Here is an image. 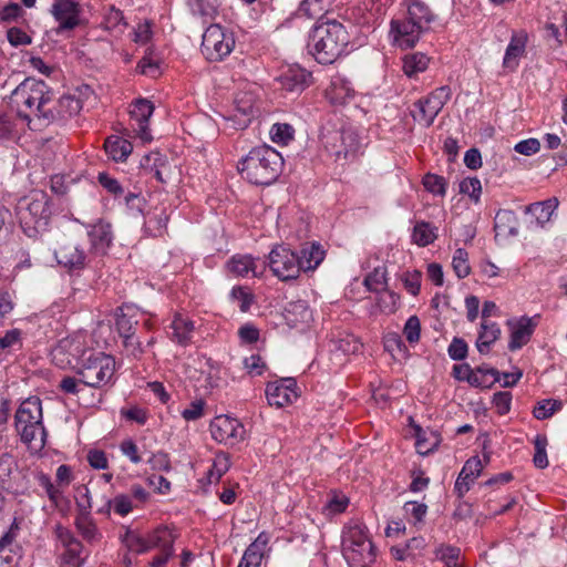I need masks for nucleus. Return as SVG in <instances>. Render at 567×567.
<instances>
[{
    "label": "nucleus",
    "mask_w": 567,
    "mask_h": 567,
    "mask_svg": "<svg viewBox=\"0 0 567 567\" xmlns=\"http://www.w3.org/2000/svg\"><path fill=\"white\" fill-rule=\"evenodd\" d=\"M9 103L17 110L18 115L29 123L33 120L41 123L42 118L52 117L49 111L52 92L43 81L25 79L11 92Z\"/></svg>",
    "instance_id": "1"
},
{
    "label": "nucleus",
    "mask_w": 567,
    "mask_h": 567,
    "mask_svg": "<svg viewBox=\"0 0 567 567\" xmlns=\"http://www.w3.org/2000/svg\"><path fill=\"white\" fill-rule=\"evenodd\" d=\"M349 34L336 20L319 21L313 27L308 42L310 53L321 64L333 63L346 50Z\"/></svg>",
    "instance_id": "2"
},
{
    "label": "nucleus",
    "mask_w": 567,
    "mask_h": 567,
    "mask_svg": "<svg viewBox=\"0 0 567 567\" xmlns=\"http://www.w3.org/2000/svg\"><path fill=\"white\" fill-rule=\"evenodd\" d=\"M284 161L272 147L262 145L252 148L239 163L240 174L255 185H270L280 175Z\"/></svg>",
    "instance_id": "3"
},
{
    "label": "nucleus",
    "mask_w": 567,
    "mask_h": 567,
    "mask_svg": "<svg viewBox=\"0 0 567 567\" xmlns=\"http://www.w3.org/2000/svg\"><path fill=\"white\" fill-rule=\"evenodd\" d=\"M42 419V403L38 396L24 400L14 415L16 430L21 441L34 452L41 451L45 445L47 431Z\"/></svg>",
    "instance_id": "4"
},
{
    "label": "nucleus",
    "mask_w": 567,
    "mask_h": 567,
    "mask_svg": "<svg viewBox=\"0 0 567 567\" xmlns=\"http://www.w3.org/2000/svg\"><path fill=\"white\" fill-rule=\"evenodd\" d=\"M115 372V361L111 355L94 350H84L76 364V373L83 385L102 388L110 383Z\"/></svg>",
    "instance_id": "5"
},
{
    "label": "nucleus",
    "mask_w": 567,
    "mask_h": 567,
    "mask_svg": "<svg viewBox=\"0 0 567 567\" xmlns=\"http://www.w3.org/2000/svg\"><path fill=\"white\" fill-rule=\"evenodd\" d=\"M342 551L349 564L365 567L375 559V548L370 540L365 526L349 525L342 536Z\"/></svg>",
    "instance_id": "6"
},
{
    "label": "nucleus",
    "mask_w": 567,
    "mask_h": 567,
    "mask_svg": "<svg viewBox=\"0 0 567 567\" xmlns=\"http://www.w3.org/2000/svg\"><path fill=\"white\" fill-rule=\"evenodd\" d=\"M50 215L49 199L44 193H34L29 199L20 203V224L29 237H35L45 230Z\"/></svg>",
    "instance_id": "7"
},
{
    "label": "nucleus",
    "mask_w": 567,
    "mask_h": 567,
    "mask_svg": "<svg viewBox=\"0 0 567 567\" xmlns=\"http://www.w3.org/2000/svg\"><path fill=\"white\" fill-rule=\"evenodd\" d=\"M235 47L233 33L219 24H210L203 34L202 52L209 61H220L229 55Z\"/></svg>",
    "instance_id": "8"
},
{
    "label": "nucleus",
    "mask_w": 567,
    "mask_h": 567,
    "mask_svg": "<svg viewBox=\"0 0 567 567\" xmlns=\"http://www.w3.org/2000/svg\"><path fill=\"white\" fill-rule=\"evenodd\" d=\"M451 99L449 86L434 90L427 97L420 99L413 104L412 116L414 121L431 126L446 102Z\"/></svg>",
    "instance_id": "9"
},
{
    "label": "nucleus",
    "mask_w": 567,
    "mask_h": 567,
    "mask_svg": "<svg viewBox=\"0 0 567 567\" xmlns=\"http://www.w3.org/2000/svg\"><path fill=\"white\" fill-rule=\"evenodd\" d=\"M93 95V91L90 86L85 85L76 90L73 94H65L61 96L56 102L52 97V103L49 104V111L52 114L50 118H42L41 124H49L53 121L74 116L80 113L83 109V97H90Z\"/></svg>",
    "instance_id": "10"
},
{
    "label": "nucleus",
    "mask_w": 567,
    "mask_h": 567,
    "mask_svg": "<svg viewBox=\"0 0 567 567\" xmlns=\"http://www.w3.org/2000/svg\"><path fill=\"white\" fill-rule=\"evenodd\" d=\"M269 266L280 280L296 279L301 269L298 256L285 246L275 247L269 254Z\"/></svg>",
    "instance_id": "11"
},
{
    "label": "nucleus",
    "mask_w": 567,
    "mask_h": 567,
    "mask_svg": "<svg viewBox=\"0 0 567 567\" xmlns=\"http://www.w3.org/2000/svg\"><path fill=\"white\" fill-rule=\"evenodd\" d=\"M58 264L69 271H78L85 268L87 256L85 250L71 238H63L54 249Z\"/></svg>",
    "instance_id": "12"
},
{
    "label": "nucleus",
    "mask_w": 567,
    "mask_h": 567,
    "mask_svg": "<svg viewBox=\"0 0 567 567\" xmlns=\"http://www.w3.org/2000/svg\"><path fill=\"white\" fill-rule=\"evenodd\" d=\"M210 433L215 441L235 445L245 439V427L239 420L228 415H218L210 423Z\"/></svg>",
    "instance_id": "13"
},
{
    "label": "nucleus",
    "mask_w": 567,
    "mask_h": 567,
    "mask_svg": "<svg viewBox=\"0 0 567 567\" xmlns=\"http://www.w3.org/2000/svg\"><path fill=\"white\" fill-rule=\"evenodd\" d=\"M538 316L511 318L506 321L509 330L508 349L516 351L527 344L538 324Z\"/></svg>",
    "instance_id": "14"
},
{
    "label": "nucleus",
    "mask_w": 567,
    "mask_h": 567,
    "mask_svg": "<svg viewBox=\"0 0 567 567\" xmlns=\"http://www.w3.org/2000/svg\"><path fill=\"white\" fill-rule=\"evenodd\" d=\"M55 534L64 549L60 556L61 567H81L85 560L82 544L62 526L56 527Z\"/></svg>",
    "instance_id": "15"
},
{
    "label": "nucleus",
    "mask_w": 567,
    "mask_h": 567,
    "mask_svg": "<svg viewBox=\"0 0 567 567\" xmlns=\"http://www.w3.org/2000/svg\"><path fill=\"white\" fill-rule=\"evenodd\" d=\"M50 12L59 23L58 33L73 30L81 22V7L75 0H55Z\"/></svg>",
    "instance_id": "16"
},
{
    "label": "nucleus",
    "mask_w": 567,
    "mask_h": 567,
    "mask_svg": "<svg viewBox=\"0 0 567 567\" xmlns=\"http://www.w3.org/2000/svg\"><path fill=\"white\" fill-rule=\"evenodd\" d=\"M154 112V105L146 99L136 100L130 110L132 128L136 132L137 136L145 143L152 141V135L148 130V120Z\"/></svg>",
    "instance_id": "17"
},
{
    "label": "nucleus",
    "mask_w": 567,
    "mask_h": 567,
    "mask_svg": "<svg viewBox=\"0 0 567 567\" xmlns=\"http://www.w3.org/2000/svg\"><path fill=\"white\" fill-rule=\"evenodd\" d=\"M296 385V380L292 378L269 383L266 388L268 403L277 408L292 403L298 398Z\"/></svg>",
    "instance_id": "18"
},
{
    "label": "nucleus",
    "mask_w": 567,
    "mask_h": 567,
    "mask_svg": "<svg viewBox=\"0 0 567 567\" xmlns=\"http://www.w3.org/2000/svg\"><path fill=\"white\" fill-rule=\"evenodd\" d=\"M423 32L411 20H392L390 35L393 43L401 49H409L416 44Z\"/></svg>",
    "instance_id": "19"
},
{
    "label": "nucleus",
    "mask_w": 567,
    "mask_h": 567,
    "mask_svg": "<svg viewBox=\"0 0 567 567\" xmlns=\"http://www.w3.org/2000/svg\"><path fill=\"white\" fill-rule=\"evenodd\" d=\"M255 97L251 93L238 94L235 99V114L229 118L234 123L235 128H245L255 115Z\"/></svg>",
    "instance_id": "20"
},
{
    "label": "nucleus",
    "mask_w": 567,
    "mask_h": 567,
    "mask_svg": "<svg viewBox=\"0 0 567 567\" xmlns=\"http://www.w3.org/2000/svg\"><path fill=\"white\" fill-rule=\"evenodd\" d=\"M269 535L260 533L257 538L246 548L237 567H260L267 551Z\"/></svg>",
    "instance_id": "21"
},
{
    "label": "nucleus",
    "mask_w": 567,
    "mask_h": 567,
    "mask_svg": "<svg viewBox=\"0 0 567 567\" xmlns=\"http://www.w3.org/2000/svg\"><path fill=\"white\" fill-rule=\"evenodd\" d=\"M87 236L94 252L104 255L113 241L112 226L110 223L100 220L91 226Z\"/></svg>",
    "instance_id": "22"
},
{
    "label": "nucleus",
    "mask_w": 567,
    "mask_h": 567,
    "mask_svg": "<svg viewBox=\"0 0 567 567\" xmlns=\"http://www.w3.org/2000/svg\"><path fill=\"white\" fill-rule=\"evenodd\" d=\"M527 43V33L525 31L513 32L511 41L506 48L503 59V66L514 71L519 64V59L524 55Z\"/></svg>",
    "instance_id": "23"
},
{
    "label": "nucleus",
    "mask_w": 567,
    "mask_h": 567,
    "mask_svg": "<svg viewBox=\"0 0 567 567\" xmlns=\"http://www.w3.org/2000/svg\"><path fill=\"white\" fill-rule=\"evenodd\" d=\"M310 73L295 65L290 66L281 76L280 82L286 91L299 93L309 85Z\"/></svg>",
    "instance_id": "24"
},
{
    "label": "nucleus",
    "mask_w": 567,
    "mask_h": 567,
    "mask_svg": "<svg viewBox=\"0 0 567 567\" xmlns=\"http://www.w3.org/2000/svg\"><path fill=\"white\" fill-rule=\"evenodd\" d=\"M501 333V328L496 322L482 320L476 340L477 351L481 354L488 353L491 346L499 339Z\"/></svg>",
    "instance_id": "25"
},
{
    "label": "nucleus",
    "mask_w": 567,
    "mask_h": 567,
    "mask_svg": "<svg viewBox=\"0 0 567 567\" xmlns=\"http://www.w3.org/2000/svg\"><path fill=\"white\" fill-rule=\"evenodd\" d=\"M337 137L340 140V146H333L337 158H352L359 152L360 141L358 134L351 130H343L337 133Z\"/></svg>",
    "instance_id": "26"
},
{
    "label": "nucleus",
    "mask_w": 567,
    "mask_h": 567,
    "mask_svg": "<svg viewBox=\"0 0 567 567\" xmlns=\"http://www.w3.org/2000/svg\"><path fill=\"white\" fill-rule=\"evenodd\" d=\"M298 259L302 271L315 270L324 259L326 251L318 243L306 244L300 251Z\"/></svg>",
    "instance_id": "27"
},
{
    "label": "nucleus",
    "mask_w": 567,
    "mask_h": 567,
    "mask_svg": "<svg viewBox=\"0 0 567 567\" xmlns=\"http://www.w3.org/2000/svg\"><path fill=\"white\" fill-rule=\"evenodd\" d=\"M285 319L288 324L293 327L308 324L312 320V311L306 301H292L285 309Z\"/></svg>",
    "instance_id": "28"
},
{
    "label": "nucleus",
    "mask_w": 567,
    "mask_h": 567,
    "mask_svg": "<svg viewBox=\"0 0 567 567\" xmlns=\"http://www.w3.org/2000/svg\"><path fill=\"white\" fill-rule=\"evenodd\" d=\"M354 95L350 83L341 78H334L326 90V96L330 103L336 105L346 104Z\"/></svg>",
    "instance_id": "29"
},
{
    "label": "nucleus",
    "mask_w": 567,
    "mask_h": 567,
    "mask_svg": "<svg viewBox=\"0 0 567 567\" xmlns=\"http://www.w3.org/2000/svg\"><path fill=\"white\" fill-rule=\"evenodd\" d=\"M557 206H558L557 198H549L544 202H537V203L528 205L526 207L525 212L527 214L533 215L537 227H544L545 224H547L550 220Z\"/></svg>",
    "instance_id": "30"
},
{
    "label": "nucleus",
    "mask_w": 567,
    "mask_h": 567,
    "mask_svg": "<svg viewBox=\"0 0 567 567\" xmlns=\"http://www.w3.org/2000/svg\"><path fill=\"white\" fill-rule=\"evenodd\" d=\"M422 32L430 29V23L434 20V14L429 7L421 1H413L408 8V17Z\"/></svg>",
    "instance_id": "31"
},
{
    "label": "nucleus",
    "mask_w": 567,
    "mask_h": 567,
    "mask_svg": "<svg viewBox=\"0 0 567 567\" xmlns=\"http://www.w3.org/2000/svg\"><path fill=\"white\" fill-rule=\"evenodd\" d=\"M172 340L181 346H186L190 342L194 322L181 315L175 316L172 326Z\"/></svg>",
    "instance_id": "32"
},
{
    "label": "nucleus",
    "mask_w": 567,
    "mask_h": 567,
    "mask_svg": "<svg viewBox=\"0 0 567 567\" xmlns=\"http://www.w3.org/2000/svg\"><path fill=\"white\" fill-rule=\"evenodd\" d=\"M19 530V524L14 519L9 529L0 538V554L14 556V559L21 557V547L17 543Z\"/></svg>",
    "instance_id": "33"
},
{
    "label": "nucleus",
    "mask_w": 567,
    "mask_h": 567,
    "mask_svg": "<svg viewBox=\"0 0 567 567\" xmlns=\"http://www.w3.org/2000/svg\"><path fill=\"white\" fill-rule=\"evenodd\" d=\"M104 148L115 162L125 161L133 151L131 142L118 136H110L106 138Z\"/></svg>",
    "instance_id": "34"
},
{
    "label": "nucleus",
    "mask_w": 567,
    "mask_h": 567,
    "mask_svg": "<svg viewBox=\"0 0 567 567\" xmlns=\"http://www.w3.org/2000/svg\"><path fill=\"white\" fill-rule=\"evenodd\" d=\"M230 272L239 277L257 276L258 268L255 260L249 255H236L227 264Z\"/></svg>",
    "instance_id": "35"
},
{
    "label": "nucleus",
    "mask_w": 567,
    "mask_h": 567,
    "mask_svg": "<svg viewBox=\"0 0 567 567\" xmlns=\"http://www.w3.org/2000/svg\"><path fill=\"white\" fill-rule=\"evenodd\" d=\"M35 481L42 487L54 507H59L64 499L63 492L56 483H53L51 477L42 472L35 474Z\"/></svg>",
    "instance_id": "36"
},
{
    "label": "nucleus",
    "mask_w": 567,
    "mask_h": 567,
    "mask_svg": "<svg viewBox=\"0 0 567 567\" xmlns=\"http://www.w3.org/2000/svg\"><path fill=\"white\" fill-rule=\"evenodd\" d=\"M429 58L420 52L406 54L403 58V71L406 76L413 78L424 72L429 66Z\"/></svg>",
    "instance_id": "37"
},
{
    "label": "nucleus",
    "mask_w": 567,
    "mask_h": 567,
    "mask_svg": "<svg viewBox=\"0 0 567 567\" xmlns=\"http://www.w3.org/2000/svg\"><path fill=\"white\" fill-rule=\"evenodd\" d=\"M134 312V308L128 306L120 308L116 312V329L121 337L134 333V327L137 324Z\"/></svg>",
    "instance_id": "38"
},
{
    "label": "nucleus",
    "mask_w": 567,
    "mask_h": 567,
    "mask_svg": "<svg viewBox=\"0 0 567 567\" xmlns=\"http://www.w3.org/2000/svg\"><path fill=\"white\" fill-rule=\"evenodd\" d=\"M496 381H501L497 370L477 368L473 370L470 384L475 388H489Z\"/></svg>",
    "instance_id": "39"
},
{
    "label": "nucleus",
    "mask_w": 567,
    "mask_h": 567,
    "mask_svg": "<svg viewBox=\"0 0 567 567\" xmlns=\"http://www.w3.org/2000/svg\"><path fill=\"white\" fill-rule=\"evenodd\" d=\"M147 551L153 548L166 549L173 548L174 538L171 532L166 528H158L153 532L146 539Z\"/></svg>",
    "instance_id": "40"
},
{
    "label": "nucleus",
    "mask_w": 567,
    "mask_h": 567,
    "mask_svg": "<svg viewBox=\"0 0 567 567\" xmlns=\"http://www.w3.org/2000/svg\"><path fill=\"white\" fill-rule=\"evenodd\" d=\"M436 234L434 228L429 223H417L414 226L412 239L416 245L424 247L434 241Z\"/></svg>",
    "instance_id": "41"
},
{
    "label": "nucleus",
    "mask_w": 567,
    "mask_h": 567,
    "mask_svg": "<svg viewBox=\"0 0 567 567\" xmlns=\"http://www.w3.org/2000/svg\"><path fill=\"white\" fill-rule=\"evenodd\" d=\"M22 348V331L20 329H10L0 336V350L4 352L18 351Z\"/></svg>",
    "instance_id": "42"
},
{
    "label": "nucleus",
    "mask_w": 567,
    "mask_h": 567,
    "mask_svg": "<svg viewBox=\"0 0 567 567\" xmlns=\"http://www.w3.org/2000/svg\"><path fill=\"white\" fill-rule=\"evenodd\" d=\"M188 6L193 14L200 17L204 22L208 19H213L216 14L214 0H188Z\"/></svg>",
    "instance_id": "43"
},
{
    "label": "nucleus",
    "mask_w": 567,
    "mask_h": 567,
    "mask_svg": "<svg viewBox=\"0 0 567 567\" xmlns=\"http://www.w3.org/2000/svg\"><path fill=\"white\" fill-rule=\"evenodd\" d=\"M75 525L78 530L86 540L92 542L96 539L99 535L97 528L89 513H81L75 519Z\"/></svg>",
    "instance_id": "44"
},
{
    "label": "nucleus",
    "mask_w": 567,
    "mask_h": 567,
    "mask_svg": "<svg viewBox=\"0 0 567 567\" xmlns=\"http://www.w3.org/2000/svg\"><path fill=\"white\" fill-rule=\"evenodd\" d=\"M230 458L225 453H219L214 460L212 468L208 471L209 483L218 482L220 477L229 470Z\"/></svg>",
    "instance_id": "45"
},
{
    "label": "nucleus",
    "mask_w": 567,
    "mask_h": 567,
    "mask_svg": "<svg viewBox=\"0 0 567 567\" xmlns=\"http://www.w3.org/2000/svg\"><path fill=\"white\" fill-rule=\"evenodd\" d=\"M563 408V403L559 400H543L537 403L533 410V414L537 420H545L550 417L555 412Z\"/></svg>",
    "instance_id": "46"
},
{
    "label": "nucleus",
    "mask_w": 567,
    "mask_h": 567,
    "mask_svg": "<svg viewBox=\"0 0 567 567\" xmlns=\"http://www.w3.org/2000/svg\"><path fill=\"white\" fill-rule=\"evenodd\" d=\"M452 267L458 278H465L470 275L471 267L468 264V254L465 249L458 248L455 250L452 259Z\"/></svg>",
    "instance_id": "47"
},
{
    "label": "nucleus",
    "mask_w": 567,
    "mask_h": 567,
    "mask_svg": "<svg viewBox=\"0 0 567 567\" xmlns=\"http://www.w3.org/2000/svg\"><path fill=\"white\" fill-rule=\"evenodd\" d=\"M270 137L272 142L286 145L293 137V128L286 123H276L270 130Z\"/></svg>",
    "instance_id": "48"
},
{
    "label": "nucleus",
    "mask_w": 567,
    "mask_h": 567,
    "mask_svg": "<svg viewBox=\"0 0 567 567\" xmlns=\"http://www.w3.org/2000/svg\"><path fill=\"white\" fill-rule=\"evenodd\" d=\"M423 185L427 192L434 195L444 196L446 193V182L440 175L427 173L423 177Z\"/></svg>",
    "instance_id": "49"
},
{
    "label": "nucleus",
    "mask_w": 567,
    "mask_h": 567,
    "mask_svg": "<svg viewBox=\"0 0 567 567\" xmlns=\"http://www.w3.org/2000/svg\"><path fill=\"white\" fill-rule=\"evenodd\" d=\"M535 454L533 462L538 468H546L548 466V458L546 453L547 439L546 436L537 435L534 441Z\"/></svg>",
    "instance_id": "50"
},
{
    "label": "nucleus",
    "mask_w": 567,
    "mask_h": 567,
    "mask_svg": "<svg viewBox=\"0 0 567 567\" xmlns=\"http://www.w3.org/2000/svg\"><path fill=\"white\" fill-rule=\"evenodd\" d=\"M130 551L143 554L147 551V542L134 532H127L123 539Z\"/></svg>",
    "instance_id": "51"
},
{
    "label": "nucleus",
    "mask_w": 567,
    "mask_h": 567,
    "mask_svg": "<svg viewBox=\"0 0 567 567\" xmlns=\"http://www.w3.org/2000/svg\"><path fill=\"white\" fill-rule=\"evenodd\" d=\"M481 192V181L476 177L465 178L460 183V193L468 195L475 202H478Z\"/></svg>",
    "instance_id": "52"
},
{
    "label": "nucleus",
    "mask_w": 567,
    "mask_h": 567,
    "mask_svg": "<svg viewBox=\"0 0 567 567\" xmlns=\"http://www.w3.org/2000/svg\"><path fill=\"white\" fill-rule=\"evenodd\" d=\"M18 137L16 121L8 115L0 116V142Z\"/></svg>",
    "instance_id": "53"
},
{
    "label": "nucleus",
    "mask_w": 567,
    "mask_h": 567,
    "mask_svg": "<svg viewBox=\"0 0 567 567\" xmlns=\"http://www.w3.org/2000/svg\"><path fill=\"white\" fill-rule=\"evenodd\" d=\"M24 11L17 2H10L0 10V22L11 23L18 21Z\"/></svg>",
    "instance_id": "54"
},
{
    "label": "nucleus",
    "mask_w": 567,
    "mask_h": 567,
    "mask_svg": "<svg viewBox=\"0 0 567 567\" xmlns=\"http://www.w3.org/2000/svg\"><path fill=\"white\" fill-rule=\"evenodd\" d=\"M460 550L451 546H442L435 550V556L445 563L446 567H456Z\"/></svg>",
    "instance_id": "55"
},
{
    "label": "nucleus",
    "mask_w": 567,
    "mask_h": 567,
    "mask_svg": "<svg viewBox=\"0 0 567 567\" xmlns=\"http://www.w3.org/2000/svg\"><path fill=\"white\" fill-rule=\"evenodd\" d=\"M361 342L353 334L338 339L337 348L346 354H354L361 350Z\"/></svg>",
    "instance_id": "56"
},
{
    "label": "nucleus",
    "mask_w": 567,
    "mask_h": 567,
    "mask_svg": "<svg viewBox=\"0 0 567 567\" xmlns=\"http://www.w3.org/2000/svg\"><path fill=\"white\" fill-rule=\"evenodd\" d=\"M403 333L410 343H414V342L419 341L420 333H421V323H420V319L416 316H411L406 320V322L404 324Z\"/></svg>",
    "instance_id": "57"
},
{
    "label": "nucleus",
    "mask_w": 567,
    "mask_h": 567,
    "mask_svg": "<svg viewBox=\"0 0 567 567\" xmlns=\"http://www.w3.org/2000/svg\"><path fill=\"white\" fill-rule=\"evenodd\" d=\"M333 0H303V10L311 17H316L328 10Z\"/></svg>",
    "instance_id": "58"
},
{
    "label": "nucleus",
    "mask_w": 567,
    "mask_h": 567,
    "mask_svg": "<svg viewBox=\"0 0 567 567\" xmlns=\"http://www.w3.org/2000/svg\"><path fill=\"white\" fill-rule=\"evenodd\" d=\"M467 343L461 338H454L449 346L447 352L453 360H463L467 355Z\"/></svg>",
    "instance_id": "59"
},
{
    "label": "nucleus",
    "mask_w": 567,
    "mask_h": 567,
    "mask_svg": "<svg viewBox=\"0 0 567 567\" xmlns=\"http://www.w3.org/2000/svg\"><path fill=\"white\" fill-rule=\"evenodd\" d=\"M364 284L371 291H380L381 289H384L385 271L382 269H375L365 278Z\"/></svg>",
    "instance_id": "60"
},
{
    "label": "nucleus",
    "mask_w": 567,
    "mask_h": 567,
    "mask_svg": "<svg viewBox=\"0 0 567 567\" xmlns=\"http://www.w3.org/2000/svg\"><path fill=\"white\" fill-rule=\"evenodd\" d=\"M7 38L13 47L28 45L32 42L31 37L17 27L10 28L7 31Z\"/></svg>",
    "instance_id": "61"
},
{
    "label": "nucleus",
    "mask_w": 567,
    "mask_h": 567,
    "mask_svg": "<svg viewBox=\"0 0 567 567\" xmlns=\"http://www.w3.org/2000/svg\"><path fill=\"white\" fill-rule=\"evenodd\" d=\"M403 284L405 289L413 296H416L421 287V272L417 270L408 271L403 275Z\"/></svg>",
    "instance_id": "62"
},
{
    "label": "nucleus",
    "mask_w": 567,
    "mask_h": 567,
    "mask_svg": "<svg viewBox=\"0 0 567 567\" xmlns=\"http://www.w3.org/2000/svg\"><path fill=\"white\" fill-rule=\"evenodd\" d=\"M152 38V24L150 21L145 20L140 22L133 33V41L138 44L147 43Z\"/></svg>",
    "instance_id": "63"
},
{
    "label": "nucleus",
    "mask_w": 567,
    "mask_h": 567,
    "mask_svg": "<svg viewBox=\"0 0 567 567\" xmlns=\"http://www.w3.org/2000/svg\"><path fill=\"white\" fill-rule=\"evenodd\" d=\"M16 468L14 457L8 453L0 455V482H7Z\"/></svg>",
    "instance_id": "64"
}]
</instances>
